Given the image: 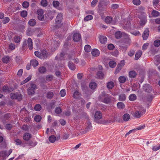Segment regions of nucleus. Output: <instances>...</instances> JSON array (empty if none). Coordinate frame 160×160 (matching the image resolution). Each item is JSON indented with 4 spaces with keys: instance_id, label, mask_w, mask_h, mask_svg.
Here are the masks:
<instances>
[{
    "instance_id": "obj_29",
    "label": "nucleus",
    "mask_w": 160,
    "mask_h": 160,
    "mask_svg": "<svg viewBox=\"0 0 160 160\" xmlns=\"http://www.w3.org/2000/svg\"><path fill=\"white\" fill-rule=\"evenodd\" d=\"M34 32V30L31 28H28L27 31V34L28 36L32 35Z\"/></svg>"
},
{
    "instance_id": "obj_63",
    "label": "nucleus",
    "mask_w": 160,
    "mask_h": 160,
    "mask_svg": "<svg viewBox=\"0 0 160 160\" xmlns=\"http://www.w3.org/2000/svg\"><path fill=\"white\" fill-rule=\"evenodd\" d=\"M160 148V145H156L152 147V149L153 151H156Z\"/></svg>"
},
{
    "instance_id": "obj_55",
    "label": "nucleus",
    "mask_w": 160,
    "mask_h": 160,
    "mask_svg": "<svg viewBox=\"0 0 160 160\" xmlns=\"http://www.w3.org/2000/svg\"><path fill=\"white\" fill-rule=\"evenodd\" d=\"M60 94L62 97H63L65 96L66 95L65 90L64 89L61 90L60 91Z\"/></svg>"
},
{
    "instance_id": "obj_22",
    "label": "nucleus",
    "mask_w": 160,
    "mask_h": 160,
    "mask_svg": "<svg viewBox=\"0 0 160 160\" xmlns=\"http://www.w3.org/2000/svg\"><path fill=\"white\" fill-rule=\"evenodd\" d=\"M142 52L141 50L138 51L135 54V59L136 60H138L142 55Z\"/></svg>"
},
{
    "instance_id": "obj_58",
    "label": "nucleus",
    "mask_w": 160,
    "mask_h": 160,
    "mask_svg": "<svg viewBox=\"0 0 160 160\" xmlns=\"http://www.w3.org/2000/svg\"><path fill=\"white\" fill-rule=\"evenodd\" d=\"M35 55L37 57H38L40 59H42V57L41 54L38 51H35L34 52Z\"/></svg>"
},
{
    "instance_id": "obj_57",
    "label": "nucleus",
    "mask_w": 160,
    "mask_h": 160,
    "mask_svg": "<svg viewBox=\"0 0 160 160\" xmlns=\"http://www.w3.org/2000/svg\"><path fill=\"white\" fill-rule=\"evenodd\" d=\"M2 90L4 92H8L10 91L8 87L7 86H4L2 88Z\"/></svg>"
},
{
    "instance_id": "obj_35",
    "label": "nucleus",
    "mask_w": 160,
    "mask_h": 160,
    "mask_svg": "<svg viewBox=\"0 0 160 160\" xmlns=\"http://www.w3.org/2000/svg\"><path fill=\"white\" fill-rule=\"evenodd\" d=\"M42 119L41 117L39 115H36L34 118V120L37 122H39Z\"/></svg>"
},
{
    "instance_id": "obj_10",
    "label": "nucleus",
    "mask_w": 160,
    "mask_h": 160,
    "mask_svg": "<svg viewBox=\"0 0 160 160\" xmlns=\"http://www.w3.org/2000/svg\"><path fill=\"white\" fill-rule=\"evenodd\" d=\"M149 31L148 28H146L144 31L142 35L143 39L144 40H146L149 36Z\"/></svg>"
},
{
    "instance_id": "obj_59",
    "label": "nucleus",
    "mask_w": 160,
    "mask_h": 160,
    "mask_svg": "<svg viewBox=\"0 0 160 160\" xmlns=\"http://www.w3.org/2000/svg\"><path fill=\"white\" fill-rule=\"evenodd\" d=\"M132 2L134 5H139L141 3V1L140 0H133Z\"/></svg>"
},
{
    "instance_id": "obj_20",
    "label": "nucleus",
    "mask_w": 160,
    "mask_h": 160,
    "mask_svg": "<svg viewBox=\"0 0 160 160\" xmlns=\"http://www.w3.org/2000/svg\"><path fill=\"white\" fill-rule=\"evenodd\" d=\"M99 40L101 43L102 44H104L106 42L107 38L104 36H100L99 37Z\"/></svg>"
},
{
    "instance_id": "obj_17",
    "label": "nucleus",
    "mask_w": 160,
    "mask_h": 160,
    "mask_svg": "<svg viewBox=\"0 0 160 160\" xmlns=\"http://www.w3.org/2000/svg\"><path fill=\"white\" fill-rule=\"evenodd\" d=\"M125 33H121L120 31H118L116 32L115 33V36L116 38L117 39L120 38L122 37H124V36L122 34Z\"/></svg>"
},
{
    "instance_id": "obj_37",
    "label": "nucleus",
    "mask_w": 160,
    "mask_h": 160,
    "mask_svg": "<svg viewBox=\"0 0 160 160\" xmlns=\"http://www.w3.org/2000/svg\"><path fill=\"white\" fill-rule=\"evenodd\" d=\"M84 50L86 52H89L91 51V47L88 45H86L84 47Z\"/></svg>"
},
{
    "instance_id": "obj_21",
    "label": "nucleus",
    "mask_w": 160,
    "mask_h": 160,
    "mask_svg": "<svg viewBox=\"0 0 160 160\" xmlns=\"http://www.w3.org/2000/svg\"><path fill=\"white\" fill-rule=\"evenodd\" d=\"M89 87L92 89H95L97 87V84L95 82H91L89 84Z\"/></svg>"
},
{
    "instance_id": "obj_3",
    "label": "nucleus",
    "mask_w": 160,
    "mask_h": 160,
    "mask_svg": "<svg viewBox=\"0 0 160 160\" xmlns=\"http://www.w3.org/2000/svg\"><path fill=\"white\" fill-rule=\"evenodd\" d=\"M31 87L29 88L28 90V93L29 95H33L35 93V90L37 89L36 86L35 84L30 83Z\"/></svg>"
},
{
    "instance_id": "obj_64",
    "label": "nucleus",
    "mask_w": 160,
    "mask_h": 160,
    "mask_svg": "<svg viewBox=\"0 0 160 160\" xmlns=\"http://www.w3.org/2000/svg\"><path fill=\"white\" fill-rule=\"evenodd\" d=\"M135 53V51L133 50H130L128 52V55L130 57L133 56Z\"/></svg>"
},
{
    "instance_id": "obj_53",
    "label": "nucleus",
    "mask_w": 160,
    "mask_h": 160,
    "mask_svg": "<svg viewBox=\"0 0 160 160\" xmlns=\"http://www.w3.org/2000/svg\"><path fill=\"white\" fill-rule=\"evenodd\" d=\"M9 49L12 50H13L15 48V46L14 44L11 43L8 46Z\"/></svg>"
},
{
    "instance_id": "obj_48",
    "label": "nucleus",
    "mask_w": 160,
    "mask_h": 160,
    "mask_svg": "<svg viewBox=\"0 0 160 160\" xmlns=\"http://www.w3.org/2000/svg\"><path fill=\"white\" fill-rule=\"evenodd\" d=\"M20 38L18 36H15L14 38V41L17 43H18L20 42Z\"/></svg>"
},
{
    "instance_id": "obj_32",
    "label": "nucleus",
    "mask_w": 160,
    "mask_h": 160,
    "mask_svg": "<svg viewBox=\"0 0 160 160\" xmlns=\"http://www.w3.org/2000/svg\"><path fill=\"white\" fill-rule=\"evenodd\" d=\"M53 93L52 92H48L47 93V98H48L51 99L53 96Z\"/></svg>"
},
{
    "instance_id": "obj_34",
    "label": "nucleus",
    "mask_w": 160,
    "mask_h": 160,
    "mask_svg": "<svg viewBox=\"0 0 160 160\" xmlns=\"http://www.w3.org/2000/svg\"><path fill=\"white\" fill-rule=\"evenodd\" d=\"M118 80L120 82L123 83L126 81V78L124 76H121L119 77Z\"/></svg>"
},
{
    "instance_id": "obj_45",
    "label": "nucleus",
    "mask_w": 160,
    "mask_h": 160,
    "mask_svg": "<svg viewBox=\"0 0 160 160\" xmlns=\"http://www.w3.org/2000/svg\"><path fill=\"white\" fill-rule=\"evenodd\" d=\"M109 65L111 68H113L116 66V64L114 61H111L109 62Z\"/></svg>"
},
{
    "instance_id": "obj_62",
    "label": "nucleus",
    "mask_w": 160,
    "mask_h": 160,
    "mask_svg": "<svg viewBox=\"0 0 160 160\" xmlns=\"http://www.w3.org/2000/svg\"><path fill=\"white\" fill-rule=\"evenodd\" d=\"M55 112L56 113L59 114L62 112V110L60 107H57L55 109Z\"/></svg>"
},
{
    "instance_id": "obj_33",
    "label": "nucleus",
    "mask_w": 160,
    "mask_h": 160,
    "mask_svg": "<svg viewBox=\"0 0 160 160\" xmlns=\"http://www.w3.org/2000/svg\"><path fill=\"white\" fill-rule=\"evenodd\" d=\"M56 137L54 135H51L49 138V141L51 143L55 142L56 140Z\"/></svg>"
},
{
    "instance_id": "obj_24",
    "label": "nucleus",
    "mask_w": 160,
    "mask_h": 160,
    "mask_svg": "<svg viewBox=\"0 0 160 160\" xmlns=\"http://www.w3.org/2000/svg\"><path fill=\"white\" fill-rule=\"evenodd\" d=\"M30 64L33 66V67H36L38 64V61L36 60H31L30 62Z\"/></svg>"
},
{
    "instance_id": "obj_44",
    "label": "nucleus",
    "mask_w": 160,
    "mask_h": 160,
    "mask_svg": "<svg viewBox=\"0 0 160 160\" xmlns=\"http://www.w3.org/2000/svg\"><path fill=\"white\" fill-rule=\"evenodd\" d=\"M53 78V76L52 75H47L46 77V80L49 82L52 81Z\"/></svg>"
},
{
    "instance_id": "obj_16",
    "label": "nucleus",
    "mask_w": 160,
    "mask_h": 160,
    "mask_svg": "<svg viewBox=\"0 0 160 160\" xmlns=\"http://www.w3.org/2000/svg\"><path fill=\"white\" fill-rule=\"evenodd\" d=\"M139 18L140 19H142L141 21L140 22V25H145L146 22L147 20L146 19V16L145 15H142V18H140L139 17Z\"/></svg>"
},
{
    "instance_id": "obj_11",
    "label": "nucleus",
    "mask_w": 160,
    "mask_h": 160,
    "mask_svg": "<svg viewBox=\"0 0 160 160\" xmlns=\"http://www.w3.org/2000/svg\"><path fill=\"white\" fill-rule=\"evenodd\" d=\"M81 36L79 33H74L73 36V39L75 42H77L80 40Z\"/></svg>"
},
{
    "instance_id": "obj_27",
    "label": "nucleus",
    "mask_w": 160,
    "mask_h": 160,
    "mask_svg": "<svg viewBox=\"0 0 160 160\" xmlns=\"http://www.w3.org/2000/svg\"><path fill=\"white\" fill-rule=\"evenodd\" d=\"M137 98V96L135 94H132L129 96V99L131 101H134Z\"/></svg>"
},
{
    "instance_id": "obj_4",
    "label": "nucleus",
    "mask_w": 160,
    "mask_h": 160,
    "mask_svg": "<svg viewBox=\"0 0 160 160\" xmlns=\"http://www.w3.org/2000/svg\"><path fill=\"white\" fill-rule=\"evenodd\" d=\"M122 35L124 36L123 37L125 38L123 43L122 44L127 47L129 46L131 43L130 38L128 35L126 33H123Z\"/></svg>"
},
{
    "instance_id": "obj_14",
    "label": "nucleus",
    "mask_w": 160,
    "mask_h": 160,
    "mask_svg": "<svg viewBox=\"0 0 160 160\" xmlns=\"http://www.w3.org/2000/svg\"><path fill=\"white\" fill-rule=\"evenodd\" d=\"M94 117L97 119H100L102 117V113L100 111H97L95 113Z\"/></svg>"
},
{
    "instance_id": "obj_18",
    "label": "nucleus",
    "mask_w": 160,
    "mask_h": 160,
    "mask_svg": "<svg viewBox=\"0 0 160 160\" xmlns=\"http://www.w3.org/2000/svg\"><path fill=\"white\" fill-rule=\"evenodd\" d=\"M0 157L3 159H6L8 156L6 151H2L0 152Z\"/></svg>"
},
{
    "instance_id": "obj_47",
    "label": "nucleus",
    "mask_w": 160,
    "mask_h": 160,
    "mask_svg": "<svg viewBox=\"0 0 160 160\" xmlns=\"http://www.w3.org/2000/svg\"><path fill=\"white\" fill-rule=\"evenodd\" d=\"M9 21V18L8 17H6L3 18L2 22L3 24H5L8 22Z\"/></svg>"
},
{
    "instance_id": "obj_1",
    "label": "nucleus",
    "mask_w": 160,
    "mask_h": 160,
    "mask_svg": "<svg viewBox=\"0 0 160 160\" xmlns=\"http://www.w3.org/2000/svg\"><path fill=\"white\" fill-rule=\"evenodd\" d=\"M99 100L101 102L105 103H109L110 102L111 100L112 99H114L108 94L105 93L104 92H102L99 97Z\"/></svg>"
},
{
    "instance_id": "obj_50",
    "label": "nucleus",
    "mask_w": 160,
    "mask_h": 160,
    "mask_svg": "<svg viewBox=\"0 0 160 160\" xmlns=\"http://www.w3.org/2000/svg\"><path fill=\"white\" fill-rule=\"evenodd\" d=\"M93 19V17L91 15H88L86 16L84 18L85 21H88Z\"/></svg>"
},
{
    "instance_id": "obj_51",
    "label": "nucleus",
    "mask_w": 160,
    "mask_h": 160,
    "mask_svg": "<svg viewBox=\"0 0 160 160\" xmlns=\"http://www.w3.org/2000/svg\"><path fill=\"white\" fill-rule=\"evenodd\" d=\"M64 55L63 53H62L59 54V55H58L56 57V58L60 60H62L63 58V57Z\"/></svg>"
},
{
    "instance_id": "obj_49",
    "label": "nucleus",
    "mask_w": 160,
    "mask_h": 160,
    "mask_svg": "<svg viewBox=\"0 0 160 160\" xmlns=\"http://www.w3.org/2000/svg\"><path fill=\"white\" fill-rule=\"evenodd\" d=\"M154 45L155 47H158L160 45V40H156L154 42Z\"/></svg>"
},
{
    "instance_id": "obj_6",
    "label": "nucleus",
    "mask_w": 160,
    "mask_h": 160,
    "mask_svg": "<svg viewBox=\"0 0 160 160\" xmlns=\"http://www.w3.org/2000/svg\"><path fill=\"white\" fill-rule=\"evenodd\" d=\"M122 27L124 29L128 31L130 30L131 29L130 21H128L127 20H125L124 23L122 25Z\"/></svg>"
},
{
    "instance_id": "obj_19",
    "label": "nucleus",
    "mask_w": 160,
    "mask_h": 160,
    "mask_svg": "<svg viewBox=\"0 0 160 160\" xmlns=\"http://www.w3.org/2000/svg\"><path fill=\"white\" fill-rule=\"evenodd\" d=\"M137 74V72L134 71H130L129 72V76L132 78H135L136 77Z\"/></svg>"
},
{
    "instance_id": "obj_60",
    "label": "nucleus",
    "mask_w": 160,
    "mask_h": 160,
    "mask_svg": "<svg viewBox=\"0 0 160 160\" xmlns=\"http://www.w3.org/2000/svg\"><path fill=\"white\" fill-rule=\"evenodd\" d=\"M131 33L135 36H138L140 35V33L139 31H137L131 32Z\"/></svg>"
},
{
    "instance_id": "obj_42",
    "label": "nucleus",
    "mask_w": 160,
    "mask_h": 160,
    "mask_svg": "<svg viewBox=\"0 0 160 160\" xmlns=\"http://www.w3.org/2000/svg\"><path fill=\"white\" fill-rule=\"evenodd\" d=\"M41 5L43 7H46L47 6L48 2L46 0H42L41 2Z\"/></svg>"
},
{
    "instance_id": "obj_38",
    "label": "nucleus",
    "mask_w": 160,
    "mask_h": 160,
    "mask_svg": "<svg viewBox=\"0 0 160 160\" xmlns=\"http://www.w3.org/2000/svg\"><path fill=\"white\" fill-rule=\"evenodd\" d=\"M42 55H41L42 56V59L48 57V53L47 51H46L45 50L42 51Z\"/></svg>"
},
{
    "instance_id": "obj_2",
    "label": "nucleus",
    "mask_w": 160,
    "mask_h": 160,
    "mask_svg": "<svg viewBox=\"0 0 160 160\" xmlns=\"http://www.w3.org/2000/svg\"><path fill=\"white\" fill-rule=\"evenodd\" d=\"M27 42L29 48L30 50H31L32 49V42L31 38H28L27 40V42L25 41L23 43L22 47L23 48H26L27 46Z\"/></svg>"
},
{
    "instance_id": "obj_39",
    "label": "nucleus",
    "mask_w": 160,
    "mask_h": 160,
    "mask_svg": "<svg viewBox=\"0 0 160 160\" xmlns=\"http://www.w3.org/2000/svg\"><path fill=\"white\" fill-rule=\"evenodd\" d=\"M126 99V96L124 94H121L119 96V100L121 101H124Z\"/></svg>"
},
{
    "instance_id": "obj_26",
    "label": "nucleus",
    "mask_w": 160,
    "mask_h": 160,
    "mask_svg": "<svg viewBox=\"0 0 160 160\" xmlns=\"http://www.w3.org/2000/svg\"><path fill=\"white\" fill-rule=\"evenodd\" d=\"M32 77V76L31 75H29L26 79L21 82V84L22 85L28 82L31 80Z\"/></svg>"
},
{
    "instance_id": "obj_52",
    "label": "nucleus",
    "mask_w": 160,
    "mask_h": 160,
    "mask_svg": "<svg viewBox=\"0 0 160 160\" xmlns=\"http://www.w3.org/2000/svg\"><path fill=\"white\" fill-rule=\"evenodd\" d=\"M27 14L28 13L26 11H22L21 12V15L23 18H25L27 17Z\"/></svg>"
},
{
    "instance_id": "obj_40",
    "label": "nucleus",
    "mask_w": 160,
    "mask_h": 160,
    "mask_svg": "<svg viewBox=\"0 0 160 160\" xmlns=\"http://www.w3.org/2000/svg\"><path fill=\"white\" fill-rule=\"evenodd\" d=\"M97 75L98 78L101 79L103 78L104 76V74L101 71H98L97 72Z\"/></svg>"
},
{
    "instance_id": "obj_13",
    "label": "nucleus",
    "mask_w": 160,
    "mask_h": 160,
    "mask_svg": "<svg viewBox=\"0 0 160 160\" xmlns=\"http://www.w3.org/2000/svg\"><path fill=\"white\" fill-rule=\"evenodd\" d=\"M91 53L92 55L94 57H97L99 56L100 54L99 51L97 49H92Z\"/></svg>"
},
{
    "instance_id": "obj_15",
    "label": "nucleus",
    "mask_w": 160,
    "mask_h": 160,
    "mask_svg": "<svg viewBox=\"0 0 160 160\" xmlns=\"http://www.w3.org/2000/svg\"><path fill=\"white\" fill-rule=\"evenodd\" d=\"M114 85L115 84L113 82L110 81L107 82V87L108 89H111L113 88Z\"/></svg>"
},
{
    "instance_id": "obj_54",
    "label": "nucleus",
    "mask_w": 160,
    "mask_h": 160,
    "mask_svg": "<svg viewBox=\"0 0 160 160\" xmlns=\"http://www.w3.org/2000/svg\"><path fill=\"white\" fill-rule=\"evenodd\" d=\"M29 5V3L26 1L23 2L22 4V6L24 8H28Z\"/></svg>"
},
{
    "instance_id": "obj_56",
    "label": "nucleus",
    "mask_w": 160,
    "mask_h": 160,
    "mask_svg": "<svg viewBox=\"0 0 160 160\" xmlns=\"http://www.w3.org/2000/svg\"><path fill=\"white\" fill-rule=\"evenodd\" d=\"M41 108V106L40 104H37L34 107V109L36 111H40Z\"/></svg>"
},
{
    "instance_id": "obj_12",
    "label": "nucleus",
    "mask_w": 160,
    "mask_h": 160,
    "mask_svg": "<svg viewBox=\"0 0 160 160\" xmlns=\"http://www.w3.org/2000/svg\"><path fill=\"white\" fill-rule=\"evenodd\" d=\"M143 89L146 92H150L152 90V88L148 84H146L144 86Z\"/></svg>"
},
{
    "instance_id": "obj_7",
    "label": "nucleus",
    "mask_w": 160,
    "mask_h": 160,
    "mask_svg": "<svg viewBox=\"0 0 160 160\" xmlns=\"http://www.w3.org/2000/svg\"><path fill=\"white\" fill-rule=\"evenodd\" d=\"M37 14L38 15V18L39 20H43L44 19L43 10L41 9H38L37 11Z\"/></svg>"
},
{
    "instance_id": "obj_46",
    "label": "nucleus",
    "mask_w": 160,
    "mask_h": 160,
    "mask_svg": "<svg viewBox=\"0 0 160 160\" xmlns=\"http://www.w3.org/2000/svg\"><path fill=\"white\" fill-rule=\"evenodd\" d=\"M112 20V18L110 16L107 17L105 19V22L107 23H110Z\"/></svg>"
},
{
    "instance_id": "obj_31",
    "label": "nucleus",
    "mask_w": 160,
    "mask_h": 160,
    "mask_svg": "<svg viewBox=\"0 0 160 160\" xmlns=\"http://www.w3.org/2000/svg\"><path fill=\"white\" fill-rule=\"evenodd\" d=\"M142 114L141 112L137 111L134 113V116L137 118H139L141 116Z\"/></svg>"
},
{
    "instance_id": "obj_28",
    "label": "nucleus",
    "mask_w": 160,
    "mask_h": 160,
    "mask_svg": "<svg viewBox=\"0 0 160 160\" xmlns=\"http://www.w3.org/2000/svg\"><path fill=\"white\" fill-rule=\"evenodd\" d=\"M130 118L129 115L128 113H126L124 114L123 116V118L124 121H128Z\"/></svg>"
},
{
    "instance_id": "obj_43",
    "label": "nucleus",
    "mask_w": 160,
    "mask_h": 160,
    "mask_svg": "<svg viewBox=\"0 0 160 160\" xmlns=\"http://www.w3.org/2000/svg\"><path fill=\"white\" fill-rule=\"evenodd\" d=\"M39 72L41 73H44L46 71V68L44 67H41L38 69Z\"/></svg>"
},
{
    "instance_id": "obj_61",
    "label": "nucleus",
    "mask_w": 160,
    "mask_h": 160,
    "mask_svg": "<svg viewBox=\"0 0 160 160\" xmlns=\"http://www.w3.org/2000/svg\"><path fill=\"white\" fill-rule=\"evenodd\" d=\"M52 4L54 7L57 8L59 6V2L57 1H54L53 2Z\"/></svg>"
},
{
    "instance_id": "obj_5",
    "label": "nucleus",
    "mask_w": 160,
    "mask_h": 160,
    "mask_svg": "<svg viewBox=\"0 0 160 160\" xmlns=\"http://www.w3.org/2000/svg\"><path fill=\"white\" fill-rule=\"evenodd\" d=\"M11 98L12 99H17L19 101H20L22 99V95L19 92L16 93H12L10 94Z\"/></svg>"
},
{
    "instance_id": "obj_36",
    "label": "nucleus",
    "mask_w": 160,
    "mask_h": 160,
    "mask_svg": "<svg viewBox=\"0 0 160 160\" xmlns=\"http://www.w3.org/2000/svg\"><path fill=\"white\" fill-rule=\"evenodd\" d=\"M152 14L153 17H156L159 16L160 15V13L158 11L153 10L152 12Z\"/></svg>"
},
{
    "instance_id": "obj_23",
    "label": "nucleus",
    "mask_w": 160,
    "mask_h": 160,
    "mask_svg": "<svg viewBox=\"0 0 160 160\" xmlns=\"http://www.w3.org/2000/svg\"><path fill=\"white\" fill-rule=\"evenodd\" d=\"M117 107L119 109H122L124 108L125 105L123 102H119L117 104Z\"/></svg>"
},
{
    "instance_id": "obj_8",
    "label": "nucleus",
    "mask_w": 160,
    "mask_h": 160,
    "mask_svg": "<svg viewBox=\"0 0 160 160\" xmlns=\"http://www.w3.org/2000/svg\"><path fill=\"white\" fill-rule=\"evenodd\" d=\"M62 13H59L58 14L55 20L56 24H59L61 23L62 19Z\"/></svg>"
},
{
    "instance_id": "obj_25",
    "label": "nucleus",
    "mask_w": 160,
    "mask_h": 160,
    "mask_svg": "<svg viewBox=\"0 0 160 160\" xmlns=\"http://www.w3.org/2000/svg\"><path fill=\"white\" fill-rule=\"evenodd\" d=\"M36 24V21L34 19H32L29 21L28 24L30 26H33L35 25Z\"/></svg>"
},
{
    "instance_id": "obj_41",
    "label": "nucleus",
    "mask_w": 160,
    "mask_h": 160,
    "mask_svg": "<svg viewBox=\"0 0 160 160\" xmlns=\"http://www.w3.org/2000/svg\"><path fill=\"white\" fill-rule=\"evenodd\" d=\"M9 60L10 58L8 56H5L2 58V61L4 63H7Z\"/></svg>"
},
{
    "instance_id": "obj_9",
    "label": "nucleus",
    "mask_w": 160,
    "mask_h": 160,
    "mask_svg": "<svg viewBox=\"0 0 160 160\" xmlns=\"http://www.w3.org/2000/svg\"><path fill=\"white\" fill-rule=\"evenodd\" d=\"M32 135L29 133L26 132L23 135V139L26 141H29L32 138Z\"/></svg>"
},
{
    "instance_id": "obj_30",
    "label": "nucleus",
    "mask_w": 160,
    "mask_h": 160,
    "mask_svg": "<svg viewBox=\"0 0 160 160\" xmlns=\"http://www.w3.org/2000/svg\"><path fill=\"white\" fill-rule=\"evenodd\" d=\"M68 66L69 68L72 70H74L75 68V66L73 63L69 62H68Z\"/></svg>"
}]
</instances>
